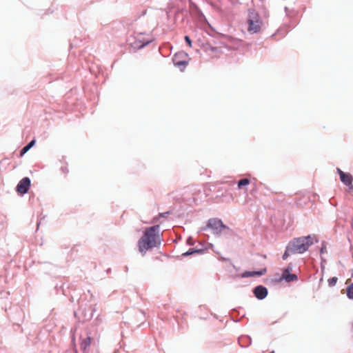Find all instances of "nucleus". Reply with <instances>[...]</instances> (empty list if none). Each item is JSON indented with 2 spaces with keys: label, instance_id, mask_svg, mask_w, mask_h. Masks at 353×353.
I'll use <instances>...</instances> for the list:
<instances>
[{
  "label": "nucleus",
  "instance_id": "nucleus-19",
  "mask_svg": "<svg viewBox=\"0 0 353 353\" xmlns=\"http://www.w3.org/2000/svg\"><path fill=\"white\" fill-rule=\"evenodd\" d=\"M182 64L185 65L186 63L184 61H179V62L176 63V65H182Z\"/></svg>",
  "mask_w": 353,
  "mask_h": 353
},
{
  "label": "nucleus",
  "instance_id": "nucleus-10",
  "mask_svg": "<svg viewBox=\"0 0 353 353\" xmlns=\"http://www.w3.org/2000/svg\"><path fill=\"white\" fill-rule=\"evenodd\" d=\"M260 29L261 27L259 23H248V26L247 28L248 31L251 34L257 32Z\"/></svg>",
  "mask_w": 353,
  "mask_h": 353
},
{
  "label": "nucleus",
  "instance_id": "nucleus-6",
  "mask_svg": "<svg viewBox=\"0 0 353 353\" xmlns=\"http://www.w3.org/2000/svg\"><path fill=\"white\" fill-rule=\"evenodd\" d=\"M292 268L288 267L283 270L281 278L287 282H292L296 281L298 277L295 274H291Z\"/></svg>",
  "mask_w": 353,
  "mask_h": 353
},
{
  "label": "nucleus",
  "instance_id": "nucleus-18",
  "mask_svg": "<svg viewBox=\"0 0 353 353\" xmlns=\"http://www.w3.org/2000/svg\"><path fill=\"white\" fill-rule=\"evenodd\" d=\"M61 170H63V172L64 173H66V172H68V168H67V167H66V166L61 167Z\"/></svg>",
  "mask_w": 353,
  "mask_h": 353
},
{
  "label": "nucleus",
  "instance_id": "nucleus-12",
  "mask_svg": "<svg viewBox=\"0 0 353 353\" xmlns=\"http://www.w3.org/2000/svg\"><path fill=\"white\" fill-rule=\"evenodd\" d=\"M292 254H295L294 252H292V250L291 249V247L290 245L286 248V250L285 251L283 255V259L286 260L288 257Z\"/></svg>",
  "mask_w": 353,
  "mask_h": 353
},
{
  "label": "nucleus",
  "instance_id": "nucleus-16",
  "mask_svg": "<svg viewBox=\"0 0 353 353\" xmlns=\"http://www.w3.org/2000/svg\"><path fill=\"white\" fill-rule=\"evenodd\" d=\"M199 252L198 250H194L193 249H192V250H189L188 252L184 253L183 255L188 256V255L192 254L194 252Z\"/></svg>",
  "mask_w": 353,
  "mask_h": 353
},
{
  "label": "nucleus",
  "instance_id": "nucleus-17",
  "mask_svg": "<svg viewBox=\"0 0 353 353\" xmlns=\"http://www.w3.org/2000/svg\"><path fill=\"white\" fill-rule=\"evenodd\" d=\"M185 40L187 42V43L188 44V46L190 47H192V42H191V40H190V37L188 36H185Z\"/></svg>",
  "mask_w": 353,
  "mask_h": 353
},
{
  "label": "nucleus",
  "instance_id": "nucleus-3",
  "mask_svg": "<svg viewBox=\"0 0 353 353\" xmlns=\"http://www.w3.org/2000/svg\"><path fill=\"white\" fill-rule=\"evenodd\" d=\"M337 172L339 174L341 182L349 187V189L353 191V176L351 174L344 172L339 168H337Z\"/></svg>",
  "mask_w": 353,
  "mask_h": 353
},
{
  "label": "nucleus",
  "instance_id": "nucleus-2",
  "mask_svg": "<svg viewBox=\"0 0 353 353\" xmlns=\"http://www.w3.org/2000/svg\"><path fill=\"white\" fill-rule=\"evenodd\" d=\"M313 244V239L311 236H302L294 239L289 245L294 253L302 254L307 251L310 246Z\"/></svg>",
  "mask_w": 353,
  "mask_h": 353
},
{
  "label": "nucleus",
  "instance_id": "nucleus-1",
  "mask_svg": "<svg viewBox=\"0 0 353 353\" xmlns=\"http://www.w3.org/2000/svg\"><path fill=\"white\" fill-rule=\"evenodd\" d=\"M159 232V225H154L145 230L143 236L138 241L139 250L143 255L160 243Z\"/></svg>",
  "mask_w": 353,
  "mask_h": 353
},
{
  "label": "nucleus",
  "instance_id": "nucleus-14",
  "mask_svg": "<svg viewBox=\"0 0 353 353\" xmlns=\"http://www.w3.org/2000/svg\"><path fill=\"white\" fill-rule=\"evenodd\" d=\"M250 183V180L248 179H243L239 181L238 187L241 188L243 186L247 185Z\"/></svg>",
  "mask_w": 353,
  "mask_h": 353
},
{
  "label": "nucleus",
  "instance_id": "nucleus-20",
  "mask_svg": "<svg viewBox=\"0 0 353 353\" xmlns=\"http://www.w3.org/2000/svg\"><path fill=\"white\" fill-rule=\"evenodd\" d=\"M248 22L252 23V22H254V21H253V20H252V19H249V20L248 21Z\"/></svg>",
  "mask_w": 353,
  "mask_h": 353
},
{
  "label": "nucleus",
  "instance_id": "nucleus-13",
  "mask_svg": "<svg viewBox=\"0 0 353 353\" xmlns=\"http://www.w3.org/2000/svg\"><path fill=\"white\" fill-rule=\"evenodd\" d=\"M347 296L349 299H353V283L347 288Z\"/></svg>",
  "mask_w": 353,
  "mask_h": 353
},
{
  "label": "nucleus",
  "instance_id": "nucleus-15",
  "mask_svg": "<svg viewBox=\"0 0 353 353\" xmlns=\"http://www.w3.org/2000/svg\"><path fill=\"white\" fill-rule=\"evenodd\" d=\"M337 280H338L337 277H335V276H334L331 279H329L327 281L329 285L330 286L335 285L337 282Z\"/></svg>",
  "mask_w": 353,
  "mask_h": 353
},
{
  "label": "nucleus",
  "instance_id": "nucleus-9",
  "mask_svg": "<svg viewBox=\"0 0 353 353\" xmlns=\"http://www.w3.org/2000/svg\"><path fill=\"white\" fill-rule=\"evenodd\" d=\"M266 272V268H263L260 271H247L242 274V277H250L254 276H262Z\"/></svg>",
  "mask_w": 353,
  "mask_h": 353
},
{
  "label": "nucleus",
  "instance_id": "nucleus-11",
  "mask_svg": "<svg viewBox=\"0 0 353 353\" xmlns=\"http://www.w3.org/2000/svg\"><path fill=\"white\" fill-rule=\"evenodd\" d=\"M36 141L34 139L31 141L27 145H26L21 151V155L26 153L34 144Z\"/></svg>",
  "mask_w": 353,
  "mask_h": 353
},
{
  "label": "nucleus",
  "instance_id": "nucleus-4",
  "mask_svg": "<svg viewBox=\"0 0 353 353\" xmlns=\"http://www.w3.org/2000/svg\"><path fill=\"white\" fill-rule=\"evenodd\" d=\"M208 227L212 228L217 234L221 233L226 226L223 223L221 220L218 219H210L208 223Z\"/></svg>",
  "mask_w": 353,
  "mask_h": 353
},
{
  "label": "nucleus",
  "instance_id": "nucleus-7",
  "mask_svg": "<svg viewBox=\"0 0 353 353\" xmlns=\"http://www.w3.org/2000/svg\"><path fill=\"white\" fill-rule=\"evenodd\" d=\"M254 294L257 299H263L268 294V290L262 285H259L254 289Z\"/></svg>",
  "mask_w": 353,
  "mask_h": 353
},
{
  "label": "nucleus",
  "instance_id": "nucleus-8",
  "mask_svg": "<svg viewBox=\"0 0 353 353\" xmlns=\"http://www.w3.org/2000/svg\"><path fill=\"white\" fill-rule=\"evenodd\" d=\"M92 339L90 336L81 340L80 343V348L84 353H88V348L92 343Z\"/></svg>",
  "mask_w": 353,
  "mask_h": 353
},
{
  "label": "nucleus",
  "instance_id": "nucleus-5",
  "mask_svg": "<svg viewBox=\"0 0 353 353\" xmlns=\"http://www.w3.org/2000/svg\"><path fill=\"white\" fill-rule=\"evenodd\" d=\"M30 187V179L28 177L22 179L17 185V191L21 194H24L28 192Z\"/></svg>",
  "mask_w": 353,
  "mask_h": 353
}]
</instances>
